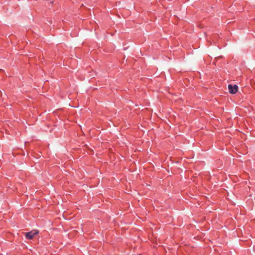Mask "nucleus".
Returning a JSON list of instances; mask_svg holds the SVG:
<instances>
[{
    "instance_id": "1",
    "label": "nucleus",
    "mask_w": 255,
    "mask_h": 255,
    "mask_svg": "<svg viewBox=\"0 0 255 255\" xmlns=\"http://www.w3.org/2000/svg\"><path fill=\"white\" fill-rule=\"evenodd\" d=\"M39 233V231L36 230H33L29 232L25 233V237L26 239L31 240Z\"/></svg>"
},
{
    "instance_id": "2",
    "label": "nucleus",
    "mask_w": 255,
    "mask_h": 255,
    "mask_svg": "<svg viewBox=\"0 0 255 255\" xmlns=\"http://www.w3.org/2000/svg\"><path fill=\"white\" fill-rule=\"evenodd\" d=\"M228 89L230 94H235L238 91V86L237 85H232L229 84L228 85Z\"/></svg>"
}]
</instances>
